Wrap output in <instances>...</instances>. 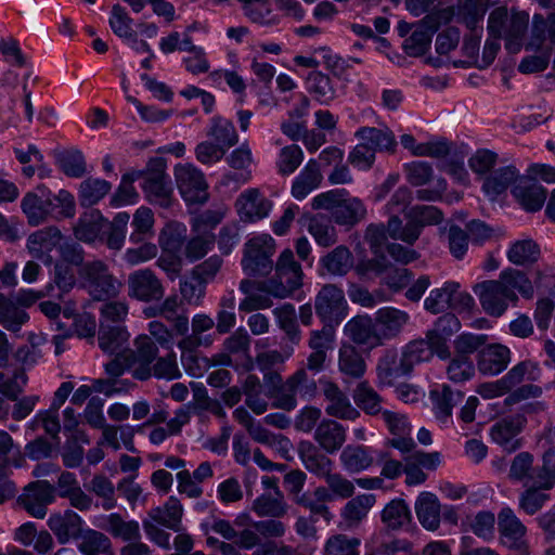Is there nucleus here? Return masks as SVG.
<instances>
[{"instance_id": "1", "label": "nucleus", "mask_w": 555, "mask_h": 555, "mask_svg": "<svg viewBox=\"0 0 555 555\" xmlns=\"http://www.w3.org/2000/svg\"><path fill=\"white\" fill-rule=\"evenodd\" d=\"M529 15L525 12L512 11L508 15L506 7L494 9L488 17V30L491 37H505V48L509 53H518L522 46V37L528 28Z\"/></svg>"}, {"instance_id": "2", "label": "nucleus", "mask_w": 555, "mask_h": 555, "mask_svg": "<svg viewBox=\"0 0 555 555\" xmlns=\"http://www.w3.org/2000/svg\"><path fill=\"white\" fill-rule=\"evenodd\" d=\"M141 173H143L141 179H143L142 189L145 198L152 205L164 209L170 208L175 202L173 188L166 172V162L160 157L152 158Z\"/></svg>"}, {"instance_id": "3", "label": "nucleus", "mask_w": 555, "mask_h": 555, "mask_svg": "<svg viewBox=\"0 0 555 555\" xmlns=\"http://www.w3.org/2000/svg\"><path fill=\"white\" fill-rule=\"evenodd\" d=\"M79 274L89 295L94 300H108L117 297L120 293L121 282L102 260L86 262L81 267Z\"/></svg>"}, {"instance_id": "4", "label": "nucleus", "mask_w": 555, "mask_h": 555, "mask_svg": "<svg viewBox=\"0 0 555 555\" xmlns=\"http://www.w3.org/2000/svg\"><path fill=\"white\" fill-rule=\"evenodd\" d=\"M275 253V242L262 234L248 240L242 258L243 271L250 276H267L274 267L272 257Z\"/></svg>"}, {"instance_id": "5", "label": "nucleus", "mask_w": 555, "mask_h": 555, "mask_svg": "<svg viewBox=\"0 0 555 555\" xmlns=\"http://www.w3.org/2000/svg\"><path fill=\"white\" fill-rule=\"evenodd\" d=\"M275 274L268 279L271 287V295L275 298H286L298 289L302 284V269L294 258L291 249H285L280 255L275 266Z\"/></svg>"}, {"instance_id": "6", "label": "nucleus", "mask_w": 555, "mask_h": 555, "mask_svg": "<svg viewBox=\"0 0 555 555\" xmlns=\"http://www.w3.org/2000/svg\"><path fill=\"white\" fill-rule=\"evenodd\" d=\"M482 309L491 317H501L509 302L518 300L516 292H509L501 280H488L474 286Z\"/></svg>"}, {"instance_id": "7", "label": "nucleus", "mask_w": 555, "mask_h": 555, "mask_svg": "<svg viewBox=\"0 0 555 555\" xmlns=\"http://www.w3.org/2000/svg\"><path fill=\"white\" fill-rule=\"evenodd\" d=\"M315 313L324 325L338 324L347 314V301L341 288L325 284L314 299Z\"/></svg>"}, {"instance_id": "8", "label": "nucleus", "mask_w": 555, "mask_h": 555, "mask_svg": "<svg viewBox=\"0 0 555 555\" xmlns=\"http://www.w3.org/2000/svg\"><path fill=\"white\" fill-rule=\"evenodd\" d=\"M177 186L188 204H204L208 199L207 183L204 175L192 165H179L175 168Z\"/></svg>"}, {"instance_id": "9", "label": "nucleus", "mask_w": 555, "mask_h": 555, "mask_svg": "<svg viewBox=\"0 0 555 555\" xmlns=\"http://www.w3.org/2000/svg\"><path fill=\"white\" fill-rule=\"evenodd\" d=\"M128 296L142 302L159 301L165 295L162 281L151 269H139L127 280Z\"/></svg>"}, {"instance_id": "10", "label": "nucleus", "mask_w": 555, "mask_h": 555, "mask_svg": "<svg viewBox=\"0 0 555 555\" xmlns=\"http://www.w3.org/2000/svg\"><path fill=\"white\" fill-rule=\"evenodd\" d=\"M55 488L46 480L30 482L18 496V504L31 516L44 518L48 505L55 499Z\"/></svg>"}, {"instance_id": "11", "label": "nucleus", "mask_w": 555, "mask_h": 555, "mask_svg": "<svg viewBox=\"0 0 555 555\" xmlns=\"http://www.w3.org/2000/svg\"><path fill=\"white\" fill-rule=\"evenodd\" d=\"M537 365L530 361H522L513 366L503 377L495 382L481 384L478 393L483 398L491 399L508 393L526 377L534 379L532 376Z\"/></svg>"}, {"instance_id": "12", "label": "nucleus", "mask_w": 555, "mask_h": 555, "mask_svg": "<svg viewBox=\"0 0 555 555\" xmlns=\"http://www.w3.org/2000/svg\"><path fill=\"white\" fill-rule=\"evenodd\" d=\"M498 527L501 541L505 546L518 551L519 555H529L525 541L526 527L511 508H503L499 513Z\"/></svg>"}, {"instance_id": "13", "label": "nucleus", "mask_w": 555, "mask_h": 555, "mask_svg": "<svg viewBox=\"0 0 555 555\" xmlns=\"http://www.w3.org/2000/svg\"><path fill=\"white\" fill-rule=\"evenodd\" d=\"M54 206L52 194L44 185H39L37 193L29 192L22 199V210L31 225L43 223Z\"/></svg>"}, {"instance_id": "14", "label": "nucleus", "mask_w": 555, "mask_h": 555, "mask_svg": "<svg viewBox=\"0 0 555 555\" xmlns=\"http://www.w3.org/2000/svg\"><path fill=\"white\" fill-rule=\"evenodd\" d=\"M82 522V518L72 509L52 514L48 519V526L60 544L78 540L83 531Z\"/></svg>"}, {"instance_id": "15", "label": "nucleus", "mask_w": 555, "mask_h": 555, "mask_svg": "<svg viewBox=\"0 0 555 555\" xmlns=\"http://www.w3.org/2000/svg\"><path fill=\"white\" fill-rule=\"evenodd\" d=\"M322 391L327 401L325 412L327 415L341 420H356L360 413L354 409L348 397L339 387L330 380H321Z\"/></svg>"}, {"instance_id": "16", "label": "nucleus", "mask_w": 555, "mask_h": 555, "mask_svg": "<svg viewBox=\"0 0 555 555\" xmlns=\"http://www.w3.org/2000/svg\"><path fill=\"white\" fill-rule=\"evenodd\" d=\"M511 362V350L501 344H491L478 351L477 367L485 375L503 372Z\"/></svg>"}, {"instance_id": "17", "label": "nucleus", "mask_w": 555, "mask_h": 555, "mask_svg": "<svg viewBox=\"0 0 555 555\" xmlns=\"http://www.w3.org/2000/svg\"><path fill=\"white\" fill-rule=\"evenodd\" d=\"M236 207L242 221L254 222L267 217L272 204L257 189H250L240 195Z\"/></svg>"}, {"instance_id": "18", "label": "nucleus", "mask_w": 555, "mask_h": 555, "mask_svg": "<svg viewBox=\"0 0 555 555\" xmlns=\"http://www.w3.org/2000/svg\"><path fill=\"white\" fill-rule=\"evenodd\" d=\"M314 441L328 454L341 449L346 441V429L338 422L323 418L314 429Z\"/></svg>"}, {"instance_id": "19", "label": "nucleus", "mask_w": 555, "mask_h": 555, "mask_svg": "<svg viewBox=\"0 0 555 555\" xmlns=\"http://www.w3.org/2000/svg\"><path fill=\"white\" fill-rule=\"evenodd\" d=\"M345 331L350 339L358 345L370 348L382 345L375 318L358 315L346 324Z\"/></svg>"}, {"instance_id": "20", "label": "nucleus", "mask_w": 555, "mask_h": 555, "mask_svg": "<svg viewBox=\"0 0 555 555\" xmlns=\"http://www.w3.org/2000/svg\"><path fill=\"white\" fill-rule=\"evenodd\" d=\"M522 429L520 417H506L496 422L490 431L492 440L507 452H514L520 448L521 441L518 438Z\"/></svg>"}, {"instance_id": "21", "label": "nucleus", "mask_w": 555, "mask_h": 555, "mask_svg": "<svg viewBox=\"0 0 555 555\" xmlns=\"http://www.w3.org/2000/svg\"><path fill=\"white\" fill-rule=\"evenodd\" d=\"M512 193L527 211H538L545 203L547 192L537 180L522 177Z\"/></svg>"}, {"instance_id": "22", "label": "nucleus", "mask_w": 555, "mask_h": 555, "mask_svg": "<svg viewBox=\"0 0 555 555\" xmlns=\"http://www.w3.org/2000/svg\"><path fill=\"white\" fill-rule=\"evenodd\" d=\"M135 365L132 369V377L146 380L152 376L151 364L156 360L158 348L151 337L141 335L134 340Z\"/></svg>"}, {"instance_id": "23", "label": "nucleus", "mask_w": 555, "mask_h": 555, "mask_svg": "<svg viewBox=\"0 0 555 555\" xmlns=\"http://www.w3.org/2000/svg\"><path fill=\"white\" fill-rule=\"evenodd\" d=\"M409 320L410 317L405 311L396 308L386 307L377 310L375 321L382 343L397 337Z\"/></svg>"}, {"instance_id": "24", "label": "nucleus", "mask_w": 555, "mask_h": 555, "mask_svg": "<svg viewBox=\"0 0 555 555\" xmlns=\"http://www.w3.org/2000/svg\"><path fill=\"white\" fill-rule=\"evenodd\" d=\"M129 332L124 325L99 323L98 343L102 351L114 354L126 350Z\"/></svg>"}, {"instance_id": "25", "label": "nucleus", "mask_w": 555, "mask_h": 555, "mask_svg": "<svg viewBox=\"0 0 555 555\" xmlns=\"http://www.w3.org/2000/svg\"><path fill=\"white\" fill-rule=\"evenodd\" d=\"M415 513L421 525L430 531L440 526L441 505L438 498L431 492H422L415 501Z\"/></svg>"}, {"instance_id": "26", "label": "nucleus", "mask_w": 555, "mask_h": 555, "mask_svg": "<svg viewBox=\"0 0 555 555\" xmlns=\"http://www.w3.org/2000/svg\"><path fill=\"white\" fill-rule=\"evenodd\" d=\"M61 231L56 227H48L30 234L27 240V248L30 255L37 259L51 261L49 251L60 242Z\"/></svg>"}, {"instance_id": "27", "label": "nucleus", "mask_w": 555, "mask_h": 555, "mask_svg": "<svg viewBox=\"0 0 555 555\" xmlns=\"http://www.w3.org/2000/svg\"><path fill=\"white\" fill-rule=\"evenodd\" d=\"M299 457L306 469L318 477L325 478L332 470V460L311 442L300 443Z\"/></svg>"}, {"instance_id": "28", "label": "nucleus", "mask_w": 555, "mask_h": 555, "mask_svg": "<svg viewBox=\"0 0 555 555\" xmlns=\"http://www.w3.org/2000/svg\"><path fill=\"white\" fill-rule=\"evenodd\" d=\"M519 178V172L514 166H505L493 170L483 181V192L495 199L500 194L504 193Z\"/></svg>"}, {"instance_id": "29", "label": "nucleus", "mask_w": 555, "mask_h": 555, "mask_svg": "<svg viewBox=\"0 0 555 555\" xmlns=\"http://www.w3.org/2000/svg\"><path fill=\"white\" fill-rule=\"evenodd\" d=\"M102 529L115 539L125 542L141 539L140 526L137 520H125L118 513H112L104 518Z\"/></svg>"}, {"instance_id": "30", "label": "nucleus", "mask_w": 555, "mask_h": 555, "mask_svg": "<svg viewBox=\"0 0 555 555\" xmlns=\"http://www.w3.org/2000/svg\"><path fill=\"white\" fill-rule=\"evenodd\" d=\"M374 494H360L347 502L340 516L347 528H354L366 517L375 504Z\"/></svg>"}, {"instance_id": "31", "label": "nucleus", "mask_w": 555, "mask_h": 555, "mask_svg": "<svg viewBox=\"0 0 555 555\" xmlns=\"http://www.w3.org/2000/svg\"><path fill=\"white\" fill-rule=\"evenodd\" d=\"M366 216V207L358 197L343 196L338 208L334 212L333 220L345 227H353Z\"/></svg>"}, {"instance_id": "32", "label": "nucleus", "mask_w": 555, "mask_h": 555, "mask_svg": "<svg viewBox=\"0 0 555 555\" xmlns=\"http://www.w3.org/2000/svg\"><path fill=\"white\" fill-rule=\"evenodd\" d=\"M251 509L259 517L281 518L287 514L288 505L280 490L276 494L263 493L254 500Z\"/></svg>"}, {"instance_id": "33", "label": "nucleus", "mask_w": 555, "mask_h": 555, "mask_svg": "<svg viewBox=\"0 0 555 555\" xmlns=\"http://www.w3.org/2000/svg\"><path fill=\"white\" fill-rule=\"evenodd\" d=\"M322 181V175L317 160L310 159L292 186V195L297 199L305 198L317 189Z\"/></svg>"}, {"instance_id": "34", "label": "nucleus", "mask_w": 555, "mask_h": 555, "mask_svg": "<svg viewBox=\"0 0 555 555\" xmlns=\"http://www.w3.org/2000/svg\"><path fill=\"white\" fill-rule=\"evenodd\" d=\"M356 137L366 145L377 151L393 152L397 145L393 133L385 128L363 127L356 132Z\"/></svg>"}, {"instance_id": "35", "label": "nucleus", "mask_w": 555, "mask_h": 555, "mask_svg": "<svg viewBox=\"0 0 555 555\" xmlns=\"http://www.w3.org/2000/svg\"><path fill=\"white\" fill-rule=\"evenodd\" d=\"M365 361L357 348L344 344L338 351V369L340 373L352 378L361 377L365 372Z\"/></svg>"}, {"instance_id": "36", "label": "nucleus", "mask_w": 555, "mask_h": 555, "mask_svg": "<svg viewBox=\"0 0 555 555\" xmlns=\"http://www.w3.org/2000/svg\"><path fill=\"white\" fill-rule=\"evenodd\" d=\"M430 397L434 400L437 418L446 422L452 414V408L462 401L463 393L443 385L441 389L431 390Z\"/></svg>"}, {"instance_id": "37", "label": "nucleus", "mask_w": 555, "mask_h": 555, "mask_svg": "<svg viewBox=\"0 0 555 555\" xmlns=\"http://www.w3.org/2000/svg\"><path fill=\"white\" fill-rule=\"evenodd\" d=\"M105 219L98 210L81 216L74 227V233L77 240L85 243H92L101 237L103 223Z\"/></svg>"}, {"instance_id": "38", "label": "nucleus", "mask_w": 555, "mask_h": 555, "mask_svg": "<svg viewBox=\"0 0 555 555\" xmlns=\"http://www.w3.org/2000/svg\"><path fill=\"white\" fill-rule=\"evenodd\" d=\"M129 219V214L118 212L114 219L107 223V230L102 232L100 240L105 243L108 249L118 251L122 248Z\"/></svg>"}, {"instance_id": "39", "label": "nucleus", "mask_w": 555, "mask_h": 555, "mask_svg": "<svg viewBox=\"0 0 555 555\" xmlns=\"http://www.w3.org/2000/svg\"><path fill=\"white\" fill-rule=\"evenodd\" d=\"M340 462L349 473H360L373 464V456L363 446H347L340 453Z\"/></svg>"}, {"instance_id": "40", "label": "nucleus", "mask_w": 555, "mask_h": 555, "mask_svg": "<svg viewBox=\"0 0 555 555\" xmlns=\"http://www.w3.org/2000/svg\"><path fill=\"white\" fill-rule=\"evenodd\" d=\"M433 356V350L425 339L411 341L406 345L401 356V373L409 374L415 364L428 361Z\"/></svg>"}, {"instance_id": "41", "label": "nucleus", "mask_w": 555, "mask_h": 555, "mask_svg": "<svg viewBox=\"0 0 555 555\" xmlns=\"http://www.w3.org/2000/svg\"><path fill=\"white\" fill-rule=\"evenodd\" d=\"M322 264L330 274L343 276L353 268V257L349 248L340 245L322 258Z\"/></svg>"}, {"instance_id": "42", "label": "nucleus", "mask_w": 555, "mask_h": 555, "mask_svg": "<svg viewBox=\"0 0 555 555\" xmlns=\"http://www.w3.org/2000/svg\"><path fill=\"white\" fill-rule=\"evenodd\" d=\"M79 539H81V542L78 545V550L83 555H113L112 542L109 538L103 532L93 529H87L82 531Z\"/></svg>"}, {"instance_id": "43", "label": "nucleus", "mask_w": 555, "mask_h": 555, "mask_svg": "<svg viewBox=\"0 0 555 555\" xmlns=\"http://www.w3.org/2000/svg\"><path fill=\"white\" fill-rule=\"evenodd\" d=\"M459 287V283L448 282L442 287L430 291L429 296L424 301L425 309L437 314L451 307Z\"/></svg>"}, {"instance_id": "44", "label": "nucleus", "mask_w": 555, "mask_h": 555, "mask_svg": "<svg viewBox=\"0 0 555 555\" xmlns=\"http://www.w3.org/2000/svg\"><path fill=\"white\" fill-rule=\"evenodd\" d=\"M149 517L154 522L173 531H179V524L182 517V506L178 500L170 498L164 507L153 508Z\"/></svg>"}, {"instance_id": "45", "label": "nucleus", "mask_w": 555, "mask_h": 555, "mask_svg": "<svg viewBox=\"0 0 555 555\" xmlns=\"http://www.w3.org/2000/svg\"><path fill=\"white\" fill-rule=\"evenodd\" d=\"M412 515L403 500L390 501L382 512V520L388 529L398 530L411 522Z\"/></svg>"}, {"instance_id": "46", "label": "nucleus", "mask_w": 555, "mask_h": 555, "mask_svg": "<svg viewBox=\"0 0 555 555\" xmlns=\"http://www.w3.org/2000/svg\"><path fill=\"white\" fill-rule=\"evenodd\" d=\"M215 143L220 144L223 149L228 150L238 142V135L232 121L216 116L211 119V126L207 131Z\"/></svg>"}, {"instance_id": "47", "label": "nucleus", "mask_w": 555, "mask_h": 555, "mask_svg": "<svg viewBox=\"0 0 555 555\" xmlns=\"http://www.w3.org/2000/svg\"><path fill=\"white\" fill-rule=\"evenodd\" d=\"M540 256V248L532 240H521L515 242L507 251L508 260L516 266H530L534 263Z\"/></svg>"}, {"instance_id": "48", "label": "nucleus", "mask_w": 555, "mask_h": 555, "mask_svg": "<svg viewBox=\"0 0 555 555\" xmlns=\"http://www.w3.org/2000/svg\"><path fill=\"white\" fill-rule=\"evenodd\" d=\"M273 314L276 318L280 328L286 334L287 338L298 344L300 340V328L297 323V315L295 307L291 304H284L283 306L275 308Z\"/></svg>"}, {"instance_id": "49", "label": "nucleus", "mask_w": 555, "mask_h": 555, "mask_svg": "<svg viewBox=\"0 0 555 555\" xmlns=\"http://www.w3.org/2000/svg\"><path fill=\"white\" fill-rule=\"evenodd\" d=\"M106 180L88 178L80 183L79 201L82 206H92L101 201L111 190Z\"/></svg>"}, {"instance_id": "50", "label": "nucleus", "mask_w": 555, "mask_h": 555, "mask_svg": "<svg viewBox=\"0 0 555 555\" xmlns=\"http://www.w3.org/2000/svg\"><path fill=\"white\" fill-rule=\"evenodd\" d=\"M28 315L25 311L18 309L16 305L0 294V324L7 330L17 332L21 325L27 322Z\"/></svg>"}, {"instance_id": "51", "label": "nucleus", "mask_w": 555, "mask_h": 555, "mask_svg": "<svg viewBox=\"0 0 555 555\" xmlns=\"http://www.w3.org/2000/svg\"><path fill=\"white\" fill-rule=\"evenodd\" d=\"M154 216L150 208L140 207L133 215V231L129 240L133 244H140L153 234Z\"/></svg>"}, {"instance_id": "52", "label": "nucleus", "mask_w": 555, "mask_h": 555, "mask_svg": "<svg viewBox=\"0 0 555 555\" xmlns=\"http://www.w3.org/2000/svg\"><path fill=\"white\" fill-rule=\"evenodd\" d=\"M360 539L337 533L330 537L324 545V555H360Z\"/></svg>"}, {"instance_id": "53", "label": "nucleus", "mask_w": 555, "mask_h": 555, "mask_svg": "<svg viewBox=\"0 0 555 555\" xmlns=\"http://www.w3.org/2000/svg\"><path fill=\"white\" fill-rule=\"evenodd\" d=\"M499 279L509 292L518 291L522 297L528 299L533 297V285L525 272L508 268L500 273Z\"/></svg>"}, {"instance_id": "54", "label": "nucleus", "mask_w": 555, "mask_h": 555, "mask_svg": "<svg viewBox=\"0 0 555 555\" xmlns=\"http://www.w3.org/2000/svg\"><path fill=\"white\" fill-rule=\"evenodd\" d=\"M55 157L61 170L68 177L80 178L87 171L85 157L78 150H66Z\"/></svg>"}, {"instance_id": "55", "label": "nucleus", "mask_w": 555, "mask_h": 555, "mask_svg": "<svg viewBox=\"0 0 555 555\" xmlns=\"http://www.w3.org/2000/svg\"><path fill=\"white\" fill-rule=\"evenodd\" d=\"M353 399L366 414L375 415L382 412V398L366 382L357 386Z\"/></svg>"}, {"instance_id": "56", "label": "nucleus", "mask_w": 555, "mask_h": 555, "mask_svg": "<svg viewBox=\"0 0 555 555\" xmlns=\"http://www.w3.org/2000/svg\"><path fill=\"white\" fill-rule=\"evenodd\" d=\"M524 486L528 487V489L522 493L519 504L527 514L533 515L543 507L550 495L542 492V490L546 489L539 487L537 477L532 482L526 481Z\"/></svg>"}, {"instance_id": "57", "label": "nucleus", "mask_w": 555, "mask_h": 555, "mask_svg": "<svg viewBox=\"0 0 555 555\" xmlns=\"http://www.w3.org/2000/svg\"><path fill=\"white\" fill-rule=\"evenodd\" d=\"M143 173L141 170L127 172L122 176L121 182L117 188L115 194L112 196V204L114 206H122L132 204L138 198L139 194L133 186V182L141 179Z\"/></svg>"}, {"instance_id": "58", "label": "nucleus", "mask_w": 555, "mask_h": 555, "mask_svg": "<svg viewBox=\"0 0 555 555\" xmlns=\"http://www.w3.org/2000/svg\"><path fill=\"white\" fill-rule=\"evenodd\" d=\"M307 82L309 85V91L313 93L321 103L327 104L335 99L336 91L328 76L321 72H312L309 74Z\"/></svg>"}, {"instance_id": "59", "label": "nucleus", "mask_w": 555, "mask_h": 555, "mask_svg": "<svg viewBox=\"0 0 555 555\" xmlns=\"http://www.w3.org/2000/svg\"><path fill=\"white\" fill-rule=\"evenodd\" d=\"M89 490L103 500L102 507L109 511L116 507L115 487L104 475H94L90 481Z\"/></svg>"}, {"instance_id": "60", "label": "nucleus", "mask_w": 555, "mask_h": 555, "mask_svg": "<svg viewBox=\"0 0 555 555\" xmlns=\"http://www.w3.org/2000/svg\"><path fill=\"white\" fill-rule=\"evenodd\" d=\"M243 3L245 15L254 23L273 24L275 18L272 16L270 0H238Z\"/></svg>"}, {"instance_id": "61", "label": "nucleus", "mask_w": 555, "mask_h": 555, "mask_svg": "<svg viewBox=\"0 0 555 555\" xmlns=\"http://www.w3.org/2000/svg\"><path fill=\"white\" fill-rule=\"evenodd\" d=\"M100 308V323L121 325L129 313V306L126 301L104 300Z\"/></svg>"}, {"instance_id": "62", "label": "nucleus", "mask_w": 555, "mask_h": 555, "mask_svg": "<svg viewBox=\"0 0 555 555\" xmlns=\"http://www.w3.org/2000/svg\"><path fill=\"white\" fill-rule=\"evenodd\" d=\"M131 24L132 20L129 17L125 9L119 4L113 5L109 26L114 34L121 38L135 40L137 35L132 30Z\"/></svg>"}, {"instance_id": "63", "label": "nucleus", "mask_w": 555, "mask_h": 555, "mask_svg": "<svg viewBox=\"0 0 555 555\" xmlns=\"http://www.w3.org/2000/svg\"><path fill=\"white\" fill-rule=\"evenodd\" d=\"M373 255V258H363L354 266V271L359 276L367 278L371 274L382 275L390 268V262L384 253Z\"/></svg>"}, {"instance_id": "64", "label": "nucleus", "mask_w": 555, "mask_h": 555, "mask_svg": "<svg viewBox=\"0 0 555 555\" xmlns=\"http://www.w3.org/2000/svg\"><path fill=\"white\" fill-rule=\"evenodd\" d=\"M542 467L537 473L539 487L551 489L555 485V446H546Z\"/></svg>"}]
</instances>
